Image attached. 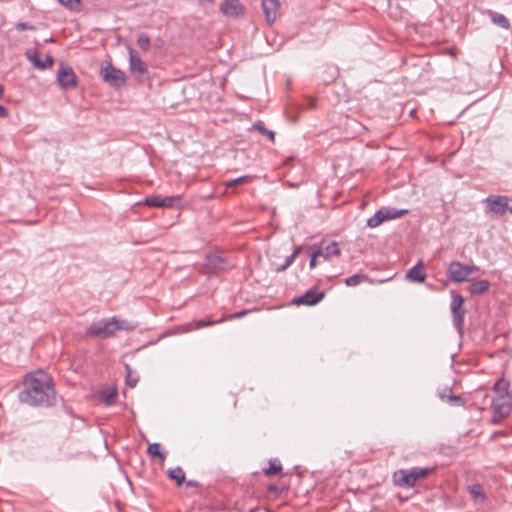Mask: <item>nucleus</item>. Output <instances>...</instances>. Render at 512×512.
<instances>
[{
  "mask_svg": "<svg viewBox=\"0 0 512 512\" xmlns=\"http://www.w3.org/2000/svg\"><path fill=\"white\" fill-rule=\"evenodd\" d=\"M24 388L19 392V401L29 406H51L56 399L51 378L43 371L26 376Z\"/></svg>",
  "mask_w": 512,
  "mask_h": 512,
  "instance_id": "obj_1",
  "label": "nucleus"
},
{
  "mask_svg": "<svg viewBox=\"0 0 512 512\" xmlns=\"http://www.w3.org/2000/svg\"><path fill=\"white\" fill-rule=\"evenodd\" d=\"M134 328V325L130 324L128 321L120 320L114 316L109 319H101L99 321L93 322L86 329L85 334L86 336L90 337L106 339L112 337L117 331H130Z\"/></svg>",
  "mask_w": 512,
  "mask_h": 512,
  "instance_id": "obj_2",
  "label": "nucleus"
},
{
  "mask_svg": "<svg viewBox=\"0 0 512 512\" xmlns=\"http://www.w3.org/2000/svg\"><path fill=\"white\" fill-rule=\"evenodd\" d=\"M434 469L413 467L411 469H401L394 473V483L401 487L412 488L418 480L428 476Z\"/></svg>",
  "mask_w": 512,
  "mask_h": 512,
  "instance_id": "obj_3",
  "label": "nucleus"
},
{
  "mask_svg": "<svg viewBox=\"0 0 512 512\" xmlns=\"http://www.w3.org/2000/svg\"><path fill=\"white\" fill-rule=\"evenodd\" d=\"M479 271V267L474 265H465L459 261H453L449 264L447 275L455 283L469 281L470 276Z\"/></svg>",
  "mask_w": 512,
  "mask_h": 512,
  "instance_id": "obj_4",
  "label": "nucleus"
},
{
  "mask_svg": "<svg viewBox=\"0 0 512 512\" xmlns=\"http://www.w3.org/2000/svg\"><path fill=\"white\" fill-rule=\"evenodd\" d=\"M451 313H452V319L453 324L455 328L457 329L458 333L460 335L463 334V327H464V317L466 314V309L463 307L464 298L455 293L454 291H451Z\"/></svg>",
  "mask_w": 512,
  "mask_h": 512,
  "instance_id": "obj_5",
  "label": "nucleus"
},
{
  "mask_svg": "<svg viewBox=\"0 0 512 512\" xmlns=\"http://www.w3.org/2000/svg\"><path fill=\"white\" fill-rule=\"evenodd\" d=\"M484 202L486 203L488 210L497 216H503L508 211L512 213V207L509 206V198L507 196L489 195Z\"/></svg>",
  "mask_w": 512,
  "mask_h": 512,
  "instance_id": "obj_6",
  "label": "nucleus"
},
{
  "mask_svg": "<svg viewBox=\"0 0 512 512\" xmlns=\"http://www.w3.org/2000/svg\"><path fill=\"white\" fill-rule=\"evenodd\" d=\"M103 80L116 88L122 87L126 83L125 73L111 64L101 69Z\"/></svg>",
  "mask_w": 512,
  "mask_h": 512,
  "instance_id": "obj_7",
  "label": "nucleus"
},
{
  "mask_svg": "<svg viewBox=\"0 0 512 512\" xmlns=\"http://www.w3.org/2000/svg\"><path fill=\"white\" fill-rule=\"evenodd\" d=\"M57 81L61 88L69 89L76 86V75L71 67L60 65L57 72Z\"/></svg>",
  "mask_w": 512,
  "mask_h": 512,
  "instance_id": "obj_8",
  "label": "nucleus"
},
{
  "mask_svg": "<svg viewBox=\"0 0 512 512\" xmlns=\"http://www.w3.org/2000/svg\"><path fill=\"white\" fill-rule=\"evenodd\" d=\"M325 296V293L318 291L316 288L309 289L305 294L293 299L292 303L296 305H316Z\"/></svg>",
  "mask_w": 512,
  "mask_h": 512,
  "instance_id": "obj_9",
  "label": "nucleus"
},
{
  "mask_svg": "<svg viewBox=\"0 0 512 512\" xmlns=\"http://www.w3.org/2000/svg\"><path fill=\"white\" fill-rule=\"evenodd\" d=\"M205 267L209 272H219L227 269L229 263L225 257L214 253L206 256Z\"/></svg>",
  "mask_w": 512,
  "mask_h": 512,
  "instance_id": "obj_10",
  "label": "nucleus"
},
{
  "mask_svg": "<svg viewBox=\"0 0 512 512\" xmlns=\"http://www.w3.org/2000/svg\"><path fill=\"white\" fill-rule=\"evenodd\" d=\"M129 69L138 79L142 78L147 73L145 63L133 49H129Z\"/></svg>",
  "mask_w": 512,
  "mask_h": 512,
  "instance_id": "obj_11",
  "label": "nucleus"
},
{
  "mask_svg": "<svg viewBox=\"0 0 512 512\" xmlns=\"http://www.w3.org/2000/svg\"><path fill=\"white\" fill-rule=\"evenodd\" d=\"M220 11L227 17L237 18L243 15L244 7L239 0H225L220 5Z\"/></svg>",
  "mask_w": 512,
  "mask_h": 512,
  "instance_id": "obj_12",
  "label": "nucleus"
},
{
  "mask_svg": "<svg viewBox=\"0 0 512 512\" xmlns=\"http://www.w3.org/2000/svg\"><path fill=\"white\" fill-rule=\"evenodd\" d=\"M279 9V0H262V10L269 25L275 22Z\"/></svg>",
  "mask_w": 512,
  "mask_h": 512,
  "instance_id": "obj_13",
  "label": "nucleus"
},
{
  "mask_svg": "<svg viewBox=\"0 0 512 512\" xmlns=\"http://www.w3.org/2000/svg\"><path fill=\"white\" fill-rule=\"evenodd\" d=\"M492 408L496 415L507 417L511 411V405L508 398L497 397L492 401Z\"/></svg>",
  "mask_w": 512,
  "mask_h": 512,
  "instance_id": "obj_14",
  "label": "nucleus"
},
{
  "mask_svg": "<svg viewBox=\"0 0 512 512\" xmlns=\"http://www.w3.org/2000/svg\"><path fill=\"white\" fill-rule=\"evenodd\" d=\"M406 278L412 282L422 283L425 281L426 274L424 273V264L422 260H419L416 265L407 271Z\"/></svg>",
  "mask_w": 512,
  "mask_h": 512,
  "instance_id": "obj_15",
  "label": "nucleus"
},
{
  "mask_svg": "<svg viewBox=\"0 0 512 512\" xmlns=\"http://www.w3.org/2000/svg\"><path fill=\"white\" fill-rule=\"evenodd\" d=\"M27 57L30 62L38 69H45L47 66H51L54 62V59L51 55L46 54L45 59L42 60L39 58L37 51H28Z\"/></svg>",
  "mask_w": 512,
  "mask_h": 512,
  "instance_id": "obj_16",
  "label": "nucleus"
},
{
  "mask_svg": "<svg viewBox=\"0 0 512 512\" xmlns=\"http://www.w3.org/2000/svg\"><path fill=\"white\" fill-rule=\"evenodd\" d=\"M316 250L318 251L320 256H323L325 259H329L332 256H339L340 255V250H339V247H338V243L335 242V241L329 243L328 245H326L324 247L320 246Z\"/></svg>",
  "mask_w": 512,
  "mask_h": 512,
  "instance_id": "obj_17",
  "label": "nucleus"
},
{
  "mask_svg": "<svg viewBox=\"0 0 512 512\" xmlns=\"http://www.w3.org/2000/svg\"><path fill=\"white\" fill-rule=\"evenodd\" d=\"M490 287V282L488 280H479L472 282L467 290L471 295H479L486 292Z\"/></svg>",
  "mask_w": 512,
  "mask_h": 512,
  "instance_id": "obj_18",
  "label": "nucleus"
},
{
  "mask_svg": "<svg viewBox=\"0 0 512 512\" xmlns=\"http://www.w3.org/2000/svg\"><path fill=\"white\" fill-rule=\"evenodd\" d=\"M381 211L383 212L385 221L400 218L408 213L407 209H396L390 207H383L381 208Z\"/></svg>",
  "mask_w": 512,
  "mask_h": 512,
  "instance_id": "obj_19",
  "label": "nucleus"
},
{
  "mask_svg": "<svg viewBox=\"0 0 512 512\" xmlns=\"http://www.w3.org/2000/svg\"><path fill=\"white\" fill-rule=\"evenodd\" d=\"M222 321H223V319H220L218 321L197 320V321H194L192 323L187 324L185 326L184 331L185 332H189V331H192V330H196V329H200V328H203V327L211 326L213 324L221 323Z\"/></svg>",
  "mask_w": 512,
  "mask_h": 512,
  "instance_id": "obj_20",
  "label": "nucleus"
},
{
  "mask_svg": "<svg viewBox=\"0 0 512 512\" xmlns=\"http://www.w3.org/2000/svg\"><path fill=\"white\" fill-rule=\"evenodd\" d=\"M489 13L491 15V20L495 25H498L504 29L510 28V22L503 14L494 13L492 11H490Z\"/></svg>",
  "mask_w": 512,
  "mask_h": 512,
  "instance_id": "obj_21",
  "label": "nucleus"
},
{
  "mask_svg": "<svg viewBox=\"0 0 512 512\" xmlns=\"http://www.w3.org/2000/svg\"><path fill=\"white\" fill-rule=\"evenodd\" d=\"M125 370H126V384L131 387V388H134L138 381H139V376L137 375V373H134L132 371V369L130 368V366L128 364L125 365Z\"/></svg>",
  "mask_w": 512,
  "mask_h": 512,
  "instance_id": "obj_22",
  "label": "nucleus"
},
{
  "mask_svg": "<svg viewBox=\"0 0 512 512\" xmlns=\"http://www.w3.org/2000/svg\"><path fill=\"white\" fill-rule=\"evenodd\" d=\"M383 222H385L383 212L381 209H379L372 217L367 220V226L375 228L381 225Z\"/></svg>",
  "mask_w": 512,
  "mask_h": 512,
  "instance_id": "obj_23",
  "label": "nucleus"
},
{
  "mask_svg": "<svg viewBox=\"0 0 512 512\" xmlns=\"http://www.w3.org/2000/svg\"><path fill=\"white\" fill-rule=\"evenodd\" d=\"M493 390L498 394V397L508 398V385L505 381L498 380L494 384Z\"/></svg>",
  "mask_w": 512,
  "mask_h": 512,
  "instance_id": "obj_24",
  "label": "nucleus"
},
{
  "mask_svg": "<svg viewBox=\"0 0 512 512\" xmlns=\"http://www.w3.org/2000/svg\"><path fill=\"white\" fill-rule=\"evenodd\" d=\"M282 470L281 464L278 462V460H270L269 467L264 470V473L266 476H274L278 473H280Z\"/></svg>",
  "mask_w": 512,
  "mask_h": 512,
  "instance_id": "obj_25",
  "label": "nucleus"
},
{
  "mask_svg": "<svg viewBox=\"0 0 512 512\" xmlns=\"http://www.w3.org/2000/svg\"><path fill=\"white\" fill-rule=\"evenodd\" d=\"M169 477L180 485L185 479V473L181 467H175L169 470Z\"/></svg>",
  "mask_w": 512,
  "mask_h": 512,
  "instance_id": "obj_26",
  "label": "nucleus"
},
{
  "mask_svg": "<svg viewBox=\"0 0 512 512\" xmlns=\"http://www.w3.org/2000/svg\"><path fill=\"white\" fill-rule=\"evenodd\" d=\"M117 389L113 388L108 391H105L102 393V401L105 405H111L114 403L116 397H117Z\"/></svg>",
  "mask_w": 512,
  "mask_h": 512,
  "instance_id": "obj_27",
  "label": "nucleus"
},
{
  "mask_svg": "<svg viewBox=\"0 0 512 512\" xmlns=\"http://www.w3.org/2000/svg\"><path fill=\"white\" fill-rule=\"evenodd\" d=\"M252 179H253L252 176L244 175V176H240V177L235 178V179L228 180V181L224 182V185L229 188V187H233V186L238 185V184L248 183Z\"/></svg>",
  "mask_w": 512,
  "mask_h": 512,
  "instance_id": "obj_28",
  "label": "nucleus"
},
{
  "mask_svg": "<svg viewBox=\"0 0 512 512\" xmlns=\"http://www.w3.org/2000/svg\"><path fill=\"white\" fill-rule=\"evenodd\" d=\"M137 45L143 51H148L150 48V38L146 33H140L137 38Z\"/></svg>",
  "mask_w": 512,
  "mask_h": 512,
  "instance_id": "obj_29",
  "label": "nucleus"
},
{
  "mask_svg": "<svg viewBox=\"0 0 512 512\" xmlns=\"http://www.w3.org/2000/svg\"><path fill=\"white\" fill-rule=\"evenodd\" d=\"M367 278L366 275H363V274H354L350 277H347L345 279V284L347 286H350V287H353V286H356L358 285L359 283H361L363 280H365Z\"/></svg>",
  "mask_w": 512,
  "mask_h": 512,
  "instance_id": "obj_30",
  "label": "nucleus"
},
{
  "mask_svg": "<svg viewBox=\"0 0 512 512\" xmlns=\"http://www.w3.org/2000/svg\"><path fill=\"white\" fill-rule=\"evenodd\" d=\"M180 200H181V197L178 195L162 197L161 207H164V208L173 207L174 204L178 203Z\"/></svg>",
  "mask_w": 512,
  "mask_h": 512,
  "instance_id": "obj_31",
  "label": "nucleus"
},
{
  "mask_svg": "<svg viewBox=\"0 0 512 512\" xmlns=\"http://www.w3.org/2000/svg\"><path fill=\"white\" fill-rule=\"evenodd\" d=\"M61 5L71 11L80 10V0H58Z\"/></svg>",
  "mask_w": 512,
  "mask_h": 512,
  "instance_id": "obj_32",
  "label": "nucleus"
},
{
  "mask_svg": "<svg viewBox=\"0 0 512 512\" xmlns=\"http://www.w3.org/2000/svg\"><path fill=\"white\" fill-rule=\"evenodd\" d=\"M162 197L160 195L147 196L144 203L149 207H161Z\"/></svg>",
  "mask_w": 512,
  "mask_h": 512,
  "instance_id": "obj_33",
  "label": "nucleus"
},
{
  "mask_svg": "<svg viewBox=\"0 0 512 512\" xmlns=\"http://www.w3.org/2000/svg\"><path fill=\"white\" fill-rule=\"evenodd\" d=\"M147 452L152 456L159 457L161 460L165 458V455L160 452V445L158 443L150 444L147 448Z\"/></svg>",
  "mask_w": 512,
  "mask_h": 512,
  "instance_id": "obj_34",
  "label": "nucleus"
},
{
  "mask_svg": "<svg viewBox=\"0 0 512 512\" xmlns=\"http://www.w3.org/2000/svg\"><path fill=\"white\" fill-rule=\"evenodd\" d=\"M253 127H254V129L260 131L263 135L268 136L271 141H274V138H275L274 132L266 129L262 122L255 123Z\"/></svg>",
  "mask_w": 512,
  "mask_h": 512,
  "instance_id": "obj_35",
  "label": "nucleus"
},
{
  "mask_svg": "<svg viewBox=\"0 0 512 512\" xmlns=\"http://www.w3.org/2000/svg\"><path fill=\"white\" fill-rule=\"evenodd\" d=\"M295 261L294 259V256H291L289 255L286 259H285V262L276 268V271L277 272H283L285 271L293 262Z\"/></svg>",
  "mask_w": 512,
  "mask_h": 512,
  "instance_id": "obj_36",
  "label": "nucleus"
},
{
  "mask_svg": "<svg viewBox=\"0 0 512 512\" xmlns=\"http://www.w3.org/2000/svg\"><path fill=\"white\" fill-rule=\"evenodd\" d=\"M470 493L473 495L474 498L482 496L481 487L479 485H473L470 488Z\"/></svg>",
  "mask_w": 512,
  "mask_h": 512,
  "instance_id": "obj_37",
  "label": "nucleus"
},
{
  "mask_svg": "<svg viewBox=\"0 0 512 512\" xmlns=\"http://www.w3.org/2000/svg\"><path fill=\"white\" fill-rule=\"evenodd\" d=\"M448 402L451 404H462L463 400H462L461 396L449 395Z\"/></svg>",
  "mask_w": 512,
  "mask_h": 512,
  "instance_id": "obj_38",
  "label": "nucleus"
},
{
  "mask_svg": "<svg viewBox=\"0 0 512 512\" xmlns=\"http://www.w3.org/2000/svg\"><path fill=\"white\" fill-rule=\"evenodd\" d=\"M320 256V254L318 253L317 250H314L312 253H311V259H310V263H309V267L312 269L316 266V259L317 257Z\"/></svg>",
  "mask_w": 512,
  "mask_h": 512,
  "instance_id": "obj_39",
  "label": "nucleus"
},
{
  "mask_svg": "<svg viewBox=\"0 0 512 512\" xmlns=\"http://www.w3.org/2000/svg\"><path fill=\"white\" fill-rule=\"evenodd\" d=\"M17 30L19 31H23V30H26V29H30L32 28L28 23H25V22H21V23H18L17 26H16Z\"/></svg>",
  "mask_w": 512,
  "mask_h": 512,
  "instance_id": "obj_40",
  "label": "nucleus"
},
{
  "mask_svg": "<svg viewBox=\"0 0 512 512\" xmlns=\"http://www.w3.org/2000/svg\"><path fill=\"white\" fill-rule=\"evenodd\" d=\"M449 392H450V389L446 388L443 392L439 393L440 399L443 401H446V400L448 401V396L450 395Z\"/></svg>",
  "mask_w": 512,
  "mask_h": 512,
  "instance_id": "obj_41",
  "label": "nucleus"
},
{
  "mask_svg": "<svg viewBox=\"0 0 512 512\" xmlns=\"http://www.w3.org/2000/svg\"><path fill=\"white\" fill-rule=\"evenodd\" d=\"M8 116V110L3 105H0V118H6Z\"/></svg>",
  "mask_w": 512,
  "mask_h": 512,
  "instance_id": "obj_42",
  "label": "nucleus"
},
{
  "mask_svg": "<svg viewBox=\"0 0 512 512\" xmlns=\"http://www.w3.org/2000/svg\"><path fill=\"white\" fill-rule=\"evenodd\" d=\"M504 418L505 417H500L499 415H496L494 413L493 418L491 419V422L496 425V424H499L501 422V420Z\"/></svg>",
  "mask_w": 512,
  "mask_h": 512,
  "instance_id": "obj_43",
  "label": "nucleus"
},
{
  "mask_svg": "<svg viewBox=\"0 0 512 512\" xmlns=\"http://www.w3.org/2000/svg\"><path fill=\"white\" fill-rule=\"evenodd\" d=\"M301 251H302V246H297L293 250L291 256H294V259H296V257L300 254Z\"/></svg>",
  "mask_w": 512,
  "mask_h": 512,
  "instance_id": "obj_44",
  "label": "nucleus"
},
{
  "mask_svg": "<svg viewBox=\"0 0 512 512\" xmlns=\"http://www.w3.org/2000/svg\"><path fill=\"white\" fill-rule=\"evenodd\" d=\"M200 3H214L215 0H198Z\"/></svg>",
  "mask_w": 512,
  "mask_h": 512,
  "instance_id": "obj_45",
  "label": "nucleus"
},
{
  "mask_svg": "<svg viewBox=\"0 0 512 512\" xmlns=\"http://www.w3.org/2000/svg\"><path fill=\"white\" fill-rule=\"evenodd\" d=\"M4 89L3 86L0 85V99L3 97Z\"/></svg>",
  "mask_w": 512,
  "mask_h": 512,
  "instance_id": "obj_46",
  "label": "nucleus"
},
{
  "mask_svg": "<svg viewBox=\"0 0 512 512\" xmlns=\"http://www.w3.org/2000/svg\"><path fill=\"white\" fill-rule=\"evenodd\" d=\"M188 485L192 486V485H194V482L193 481H189Z\"/></svg>",
  "mask_w": 512,
  "mask_h": 512,
  "instance_id": "obj_47",
  "label": "nucleus"
}]
</instances>
